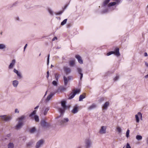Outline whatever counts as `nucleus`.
<instances>
[{
    "mask_svg": "<svg viewBox=\"0 0 148 148\" xmlns=\"http://www.w3.org/2000/svg\"><path fill=\"white\" fill-rule=\"evenodd\" d=\"M85 146L87 148L90 147L92 144L91 140L89 139H87L85 141Z\"/></svg>",
    "mask_w": 148,
    "mask_h": 148,
    "instance_id": "9d476101",
    "label": "nucleus"
},
{
    "mask_svg": "<svg viewBox=\"0 0 148 148\" xmlns=\"http://www.w3.org/2000/svg\"><path fill=\"white\" fill-rule=\"evenodd\" d=\"M44 143V140L41 139L38 140L36 143L35 148H40L43 146Z\"/></svg>",
    "mask_w": 148,
    "mask_h": 148,
    "instance_id": "0eeeda50",
    "label": "nucleus"
},
{
    "mask_svg": "<svg viewBox=\"0 0 148 148\" xmlns=\"http://www.w3.org/2000/svg\"><path fill=\"white\" fill-rule=\"evenodd\" d=\"M75 58L77 59L78 62L80 64H82L83 63V60L82 59L81 57L79 55H77L75 56Z\"/></svg>",
    "mask_w": 148,
    "mask_h": 148,
    "instance_id": "6ab92c4d",
    "label": "nucleus"
},
{
    "mask_svg": "<svg viewBox=\"0 0 148 148\" xmlns=\"http://www.w3.org/2000/svg\"><path fill=\"white\" fill-rule=\"evenodd\" d=\"M145 64L146 65V66L147 67H148V64L147 62H145Z\"/></svg>",
    "mask_w": 148,
    "mask_h": 148,
    "instance_id": "8fccbe9b",
    "label": "nucleus"
},
{
    "mask_svg": "<svg viewBox=\"0 0 148 148\" xmlns=\"http://www.w3.org/2000/svg\"><path fill=\"white\" fill-rule=\"evenodd\" d=\"M15 113H19V110L17 108H16L15 110Z\"/></svg>",
    "mask_w": 148,
    "mask_h": 148,
    "instance_id": "37998d69",
    "label": "nucleus"
},
{
    "mask_svg": "<svg viewBox=\"0 0 148 148\" xmlns=\"http://www.w3.org/2000/svg\"><path fill=\"white\" fill-rule=\"evenodd\" d=\"M96 106L95 104H93L90 106L88 108L89 110H90L96 107Z\"/></svg>",
    "mask_w": 148,
    "mask_h": 148,
    "instance_id": "bb28decb",
    "label": "nucleus"
},
{
    "mask_svg": "<svg viewBox=\"0 0 148 148\" xmlns=\"http://www.w3.org/2000/svg\"><path fill=\"white\" fill-rule=\"evenodd\" d=\"M69 121V119L68 118H64L62 119L60 123L61 125H64L66 124Z\"/></svg>",
    "mask_w": 148,
    "mask_h": 148,
    "instance_id": "aec40b11",
    "label": "nucleus"
},
{
    "mask_svg": "<svg viewBox=\"0 0 148 148\" xmlns=\"http://www.w3.org/2000/svg\"><path fill=\"white\" fill-rule=\"evenodd\" d=\"M55 93L53 92H51L47 97L45 100V103H47L49 102L50 100L51 99L52 97L54 95Z\"/></svg>",
    "mask_w": 148,
    "mask_h": 148,
    "instance_id": "9b49d317",
    "label": "nucleus"
},
{
    "mask_svg": "<svg viewBox=\"0 0 148 148\" xmlns=\"http://www.w3.org/2000/svg\"><path fill=\"white\" fill-rule=\"evenodd\" d=\"M66 7H67V6H65V8H66Z\"/></svg>",
    "mask_w": 148,
    "mask_h": 148,
    "instance_id": "0e129e2a",
    "label": "nucleus"
},
{
    "mask_svg": "<svg viewBox=\"0 0 148 148\" xmlns=\"http://www.w3.org/2000/svg\"><path fill=\"white\" fill-rule=\"evenodd\" d=\"M63 12V11H60L57 12H56L55 14L56 15L61 14H62Z\"/></svg>",
    "mask_w": 148,
    "mask_h": 148,
    "instance_id": "ea45409f",
    "label": "nucleus"
},
{
    "mask_svg": "<svg viewBox=\"0 0 148 148\" xmlns=\"http://www.w3.org/2000/svg\"><path fill=\"white\" fill-rule=\"evenodd\" d=\"M58 81H53L52 82V84L53 85L55 86H57L58 85Z\"/></svg>",
    "mask_w": 148,
    "mask_h": 148,
    "instance_id": "2f4dec72",
    "label": "nucleus"
},
{
    "mask_svg": "<svg viewBox=\"0 0 148 148\" xmlns=\"http://www.w3.org/2000/svg\"><path fill=\"white\" fill-rule=\"evenodd\" d=\"M57 37H54L53 38V39H52V41H54L55 40H57Z\"/></svg>",
    "mask_w": 148,
    "mask_h": 148,
    "instance_id": "49530a36",
    "label": "nucleus"
},
{
    "mask_svg": "<svg viewBox=\"0 0 148 148\" xmlns=\"http://www.w3.org/2000/svg\"><path fill=\"white\" fill-rule=\"evenodd\" d=\"M36 131V129L34 127H33L32 128H31V130H30V133H34L35 131Z\"/></svg>",
    "mask_w": 148,
    "mask_h": 148,
    "instance_id": "4c0bfd02",
    "label": "nucleus"
},
{
    "mask_svg": "<svg viewBox=\"0 0 148 148\" xmlns=\"http://www.w3.org/2000/svg\"><path fill=\"white\" fill-rule=\"evenodd\" d=\"M119 76H116L114 79V81L117 80L119 78Z\"/></svg>",
    "mask_w": 148,
    "mask_h": 148,
    "instance_id": "a19ab883",
    "label": "nucleus"
},
{
    "mask_svg": "<svg viewBox=\"0 0 148 148\" xmlns=\"http://www.w3.org/2000/svg\"><path fill=\"white\" fill-rule=\"evenodd\" d=\"M27 44H26L25 45V46H24V51H25V49L27 47Z\"/></svg>",
    "mask_w": 148,
    "mask_h": 148,
    "instance_id": "09e8293b",
    "label": "nucleus"
},
{
    "mask_svg": "<svg viewBox=\"0 0 148 148\" xmlns=\"http://www.w3.org/2000/svg\"><path fill=\"white\" fill-rule=\"evenodd\" d=\"M114 54L115 56L117 57H119L120 56V54L119 52V49L118 48H116L114 51H111L109 52L108 53L107 55L108 56H109L112 54Z\"/></svg>",
    "mask_w": 148,
    "mask_h": 148,
    "instance_id": "f03ea898",
    "label": "nucleus"
},
{
    "mask_svg": "<svg viewBox=\"0 0 148 148\" xmlns=\"http://www.w3.org/2000/svg\"><path fill=\"white\" fill-rule=\"evenodd\" d=\"M77 70L78 72L80 74L81 73V72L82 71V69L81 68H77Z\"/></svg>",
    "mask_w": 148,
    "mask_h": 148,
    "instance_id": "58836bf2",
    "label": "nucleus"
},
{
    "mask_svg": "<svg viewBox=\"0 0 148 148\" xmlns=\"http://www.w3.org/2000/svg\"><path fill=\"white\" fill-rule=\"evenodd\" d=\"M47 77L48 78L49 77V72L48 71L47 72Z\"/></svg>",
    "mask_w": 148,
    "mask_h": 148,
    "instance_id": "6e6d98bb",
    "label": "nucleus"
},
{
    "mask_svg": "<svg viewBox=\"0 0 148 148\" xmlns=\"http://www.w3.org/2000/svg\"><path fill=\"white\" fill-rule=\"evenodd\" d=\"M32 144V143L31 142H29L27 144V146L28 147L30 146Z\"/></svg>",
    "mask_w": 148,
    "mask_h": 148,
    "instance_id": "c03bdc74",
    "label": "nucleus"
},
{
    "mask_svg": "<svg viewBox=\"0 0 148 148\" xmlns=\"http://www.w3.org/2000/svg\"><path fill=\"white\" fill-rule=\"evenodd\" d=\"M67 21V19H64V20L62 22H61V25H64L66 23Z\"/></svg>",
    "mask_w": 148,
    "mask_h": 148,
    "instance_id": "c9c22d12",
    "label": "nucleus"
},
{
    "mask_svg": "<svg viewBox=\"0 0 148 148\" xmlns=\"http://www.w3.org/2000/svg\"><path fill=\"white\" fill-rule=\"evenodd\" d=\"M23 125V123H20L18 122L17 124L15 126V128L17 130L19 129L22 127Z\"/></svg>",
    "mask_w": 148,
    "mask_h": 148,
    "instance_id": "412c9836",
    "label": "nucleus"
},
{
    "mask_svg": "<svg viewBox=\"0 0 148 148\" xmlns=\"http://www.w3.org/2000/svg\"><path fill=\"white\" fill-rule=\"evenodd\" d=\"M126 148H131L129 144L128 143H127L126 145Z\"/></svg>",
    "mask_w": 148,
    "mask_h": 148,
    "instance_id": "79ce46f5",
    "label": "nucleus"
},
{
    "mask_svg": "<svg viewBox=\"0 0 148 148\" xmlns=\"http://www.w3.org/2000/svg\"><path fill=\"white\" fill-rule=\"evenodd\" d=\"M38 107H39V106H36V107H35V108L34 109H37V108H38Z\"/></svg>",
    "mask_w": 148,
    "mask_h": 148,
    "instance_id": "bf43d9fd",
    "label": "nucleus"
},
{
    "mask_svg": "<svg viewBox=\"0 0 148 148\" xmlns=\"http://www.w3.org/2000/svg\"><path fill=\"white\" fill-rule=\"evenodd\" d=\"M139 117L142 119V114L140 112H138L137 114L135 115L136 123H138L139 122Z\"/></svg>",
    "mask_w": 148,
    "mask_h": 148,
    "instance_id": "f8f14e48",
    "label": "nucleus"
},
{
    "mask_svg": "<svg viewBox=\"0 0 148 148\" xmlns=\"http://www.w3.org/2000/svg\"><path fill=\"white\" fill-rule=\"evenodd\" d=\"M115 1L110 3L108 5V7H110L111 6H114L116 5H118L121 2V0H115Z\"/></svg>",
    "mask_w": 148,
    "mask_h": 148,
    "instance_id": "1a4fd4ad",
    "label": "nucleus"
},
{
    "mask_svg": "<svg viewBox=\"0 0 148 148\" xmlns=\"http://www.w3.org/2000/svg\"><path fill=\"white\" fill-rule=\"evenodd\" d=\"M64 71L66 75L70 73L71 72V69L67 66H64L63 68Z\"/></svg>",
    "mask_w": 148,
    "mask_h": 148,
    "instance_id": "dca6fc26",
    "label": "nucleus"
},
{
    "mask_svg": "<svg viewBox=\"0 0 148 148\" xmlns=\"http://www.w3.org/2000/svg\"><path fill=\"white\" fill-rule=\"evenodd\" d=\"M6 48V45L3 43L0 44V50H5Z\"/></svg>",
    "mask_w": 148,
    "mask_h": 148,
    "instance_id": "b1692460",
    "label": "nucleus"
},
{
    "mask_svg": "<svg viewBox=\"0 0 148 148\" xmlns=\"http://www.w3.org/2000/svg\"><path fill=\"white\" fill-rule=\"evenodd\" d=\"M16 63V60L14 59H13L8 66V69H12L15 66Z\"/></svg>",
    "mask_w": 148,
    "mask_h": 148,
    "instance_id": "ddd939ff",
    "label": "nucleus"
},
{
    "mask_svg": "<svg viewBox=\"0 0 148 148\" xmlns=\"http://www.w3.org/2000/svg\"><path fill=\"white\" fill-rule=\"evenodd\" d=\"M41 125L47 128L51 126L49 123L46 122L44 121H42L41 122Z\"/></svg>",
    "mask_w": 148,
    "mask_h": 148,
    "instance_id": "4468645a",
    "label": "nucleus"
},
{
    "mask_svg": "<svg viewBox=\"0 0 148 148\" xmlns=\"http://www.w3.org/2000/svg\"><path fill=\"white\" fill-rule=\"evenodd\" d=\"M82 148V146L81 145H79L78 146H77L76 148Z\"/></svg>",
    "mask_w": 148,
    "mask_h": 148,
    "instance_id": "de8ad7c7",
    "label": "nucleus"
},
{
    "mask_svg": "<svg viewBox=\"0 0 148 148\" xmlns=\"http://www.w3.org/2000/svg\"><path fill=\"white\" fill-rule=\"evenodd\" d=\"M40 54H39V56H40Z\"/></svg>",
    "mask_w": 148,
    "mask_h": 148,
    "instance_id": "69168bd1",
    "label": "nucleus"
},
{
    "mask_svg": "<svg viewBox=\"0 0 148 148\" xmlns=\"http://www.w3.org/2000/svg\"><path fill=\"white\" fill-rule=\"evenodd\" d=\"M36 110H34L30 115L29 117L32 119H33L34 118L35 121L36 122H38L39 121V117L36 115H35L36 113Z\"/></svg>",
    "mask_w": 148,
    "mask_h": 148,
    "instance_id": "f257e3e1",
    "label": "nucleus"
},
{
    "mask_svg": "<svg viewBox=\"0 0 148 148\" xmlns=\"http://www.w3.org/2000/svg\"><path fill=\"white\" fill-rule=\"evenodd\" d=\"M130 131L129 129H128L126 132V137L127 138H128L129 136V133Z\"/></svg>",
    "mask_w": 148,
    "mask_h": 148,
    "instance_id": "e433bc0d",
    "label": "nucleus"
},
{
    "mask_svg": "<svg viewBox=\"0 0 148 148\" xmlns=\"http://www.w3.org/2000/svg\"><path fill=\"white\" fill-rule=\"evenodd\" d=\"M78 106H75L74 107L73 109L71 111V112L73 114H75L78 112Z\"/></svg>",
    "mask_w": 148,
    "mask_h": 148,
    "instance_id": "f3484780",
    "label": "nucleus"
},
{
    "mask_svg": "<svg viewBox=\"0 0 148 148\" xmlns=\"http://www.w3.org/2000/svg\"><path fill=\"white\" fill-rule=\"evenodd\" d=\"M106 126H102L99 130V133L100 134H104L106 132Z\"/></svg>",
    "mask_w": 148,
    "mask_h": 148,
    "instance_id": "6e6552de",
    "label": "nucleus"
},
{
    "mask_svg": "<svg viewBox=\"0 0 148 148\" xmlns=\"http://www.w3.org/2000/svg\"><path fill=\"white\" fill-rule=\"evenodd\" d=\"M47 92V91L46 92V93H45V95H44V97H43V99H42V101L43 100V99L44 98V97H45V95H46Z\"/></svg>",
    "mask_w": 148,
    "mask_h": 148,
    "instance_id": "13d9d810",
    "label": "nucleus"
},
{
    "mask_svg": "<svg viewBox=\"0 0 148 148\" xmlns=\"http://www.w3.org/2000/svg\"><path fill=\"white\" fill-rule=\"evenodd\" d=\"M18 83V82L17 80H15L12 82V85L15 88L17 87Z\"/></svg>",
    "mask_w": 148,
    "mask_h": 148,
    "instance_id": "5701e85b",
    "label": "nucleus"
},
{
    "mask_svg": "<svg viewBox=\"0 0 148 148\" xmlns=\"http://www.w3.org/2000/svg\"><path fill=\"white\" fill-rule=\"evenodd\" d=\"M108 10H104V11H103V12L104 13H106V12H108Z\"/></svg>",
    "mask_w": 148,
    "mask_h": 148,
    "instance_id": "4d7b16f0",
    "label": "nucleus"
},
{
    "mask_svg": "<svg viewBox=\"0 0 148 148\" xmlns=\"http://www.w3.org/2000/svg\"><path fill=\"white\" fill-rule=\"evenodd\" d=\"M15 19L16 20V21H20V18L18 16L16 17H15Z\"/></svg>",
    "mask_w": 148,
    "mask_h": 148,
    "instance_id": "a18cd8bd",
    "label": "nucleus"
},
{
    "mask_svg": "<svg viewBox=\"0 0 148 148\" xmlns=\"http://www.w3.org/2000/svg\"><path fill=\"white\" fill-rule=\"evenodd\" d=\"M8 148H13L14 147V145L12 143H10L8 145Z\"/></svg>",
    "mask_w": 148,
    "mask_h": 148,
    "instance_id": "c756f323",
    "label": "nucleus"
},
{
    "mask_svg": "<svg viewBox=\"0 0 148 148\" xmlns=\"http://www.w3.org/2000/svg\"><path fill=\"white\" fill-rule=\"evenodd\" d=\"M47 10L49 13V14H50L51 15H53V11L52 10L50 9L49 8H47Z\"/></svg>",
    "mask_w": 148,
    "mask_h": 148,
    "instance_id": "7c9ffc66",
    "label": "nucleus"
},
{
    "mask_svg": "<svg viewBox=\"0 0 148 148\" xmlns=\"http://www.w3.org/2000/svg\"><path fill=\"white\" fill-rule=\"evenodd\" d=\"M109 105V102H106L102 106L103 110H106Z\"/></svg>",
    "mask_w": 148,
    "mask_h": 148,
    "instance_id": "a211bd4d",
    "label": "nucleus"
},
{
    "mask_svg": "<svg viewBox=\"0 0 148 148\" xmlns=\"http://www.w3.org/2000/svg\"><path fill=\"white\" fill-rule=\"evenodd\" d=\"M13 71L14 73L16 74L20 78H21L22 77L21 73L18 71L16 69H14L13 70Z\"/></svg>",
    "mask_w": 148,
    "mask_h": 148,
    "instance_id": "4be33fe9",
    "label": "nucleus"
},
{
    "mask_svg": "<svg viewBox=\"0 0 148 148\" xmlns=\"http://www.w3.org/2000/svg\"><path fill=\"white\" fill-rule=\"evenodd\" d=\"M85 97V94L81 95L79 97V101H82V99Z\"/></svg>",
    "mask_w": 148,
    "mask_h": 148,
    "instance_id": "cd10ccee",
    "label": "nucleus"
},
{
    "mask_svg": "<svg viewBox=\"0 0 148 148\" xmlns=\"http://www.w3.org/2000/svg\"><path fill=\"white\" fill-rule=\"evenodd\" d=\"M144 56L145 57L147 56H148V55H147V53L145 52L144 53Z\"/></svg>",
    "mask_w": 148,
    "mask_h": 148,
    "instance_id": "864d4df0",
    "label": "nucleus"
},
{
    "mask_svg": "<svg viewBox=\"0 0 148 148\" xmlns=\"http://www.w3.org/2000/svg\"><path fill=\"white\" fill-rule=\"evenodd\" d=\"M49 55L48 56V57L47 58V64H48L49 62Z\"/></svg>",
    "mask_w": 148,
    "mask_h": 148,
    "instance_id": "5fc2aeb1",
    "label": "nucleus"
},
{
    "mask_svg": "<svg viewBox=\"0 0 148 148\" xmlns=\"http://www.w3.org/2000/svg\"><path fill=\"white\" fill-rule=\"evenodd\" d=\"M136 139L138 140H140L142 139V136L139 135H137L136 136Z\"/></svg>",
    "mask_w": 148,
    "mask_h": 148,
    "instance_id": "c85d7f7f",
    "label": "nucleus"
},
{
    "mask_svg": "<svg viewBox=\"0 0 148 148\" xmlns=\"http://www.w3.org/2000/svg\"><path fill=\"white\" fill-rule=\"evenodd\" d=\"M116 129L117 131L119 133H120L121 132L122 130L121 128L120 127L117 126L116 127Z\"/></svg>",
    "mask_w": 148,
    "mask_h": 148,
    "instance_id": "473e14b6",
    "label": "nucleus"
},
{
    "mask_svg": "<svg viewBox=\"0 0 148 148\" xmlns=\"http://www.w3.org/2000/svg\"><path fill=\"white\" fill-rule=\"evenodd\" d=\"M147 15H148V13H147Z\"/></svg>",
    "mask_w": 148,
    "mask_h": 148,
    "instance_id": "338daca9",
    "label": "nucleus"
},
{
    "mask_svg": "<svg viewBox=\"0 0 148 148\" xmlns=\"http://www.w3.org/2000/svg\"><path fill=\"white\" fill-rule=\"evenodd\" d=\"M73 79V78L72 76H69L67 77H66L65 76L63 77V80L64 81V85L65 86H66L69 81L70 80H72Z\"/></svg>",
    "mask_w": 148,
    "mask_h": 148,
    "instance_id": "423d86ee",
    "label": "nucleus"
},
{
    "mask_svg": "<svg viewBox=\"0 0 148 148\" xmlns=\"http://www.w3.org/2000/svg\"><path fill=\"white\" fill-rule=\"evenodd\" d=\"M66 101H62L61 102V106L63 107V108H60L59 109V112L61 114H63L65 110L67 108V106L66 105Z\"/></svg>",
    "mask_w": 148,
    "mask_h": 148,
    "instance_id": "20e7f679",
    "label": "nucleus"
},
{
    "mask_svg": "<svg viewBox=\"0 0 148 148\" xmlns=\"http://www.w3.org/2000/svg\"><path fill=\"white\" fill-rule=\"evenodd\" d=\"M110 0H105L103 3L104 5H106L110 2Z\"/></svg>",
    "mask_w": 148,
    "mask_h": 148,
    "instance_id": "f704fd0d",
    "label": "nucleus"
},
{
    "mask_svg": "<svg viewBox=\"0 0 148 148\" xmlns=\"http://www.w3.org/2000/svg\"><path fill=\"white\" fill-rule=\"evenodd\" d=\"M8 137H10V134H8Z\"/></svg>",
    "mask_w": 148,
    "mask_h": 148,
    "instance_id": "e2e57ef3",
    "label": "nucleus"
},
{
    "mask_svg": "<svg viewBox=\"0 0 148 148\" xmlns=\"http://www.w3.org/2000/svg\"><path fill=\"white\" fill-rule=\"evenodd\" d=\"M60 76V75L57 73L55 74V78L56 80L58 81V78Z\"/></svg>",
    "mask_w": 148,
    "mask_h": 148,
    "instance_id": "72a5a7b5",
    "label": "nucleus"
},
{
    "mask_svg": "<svg viewBox=\"0 0 148 148\" xmlns=\"http://www.w3.org/2000/svg\"><path fill=\"white\" fill-rule=\"evenodd\" d=\"M16 4H17V2H15L13 4V5H16Z\"/></svg>",
    "mask_w": 148,
    "mask_h": 148,
    "instance_id": "680f3d73",
    "label": "nucleus"
},
{
    "mask_svg": "<svg viewBox=\"0 0 148 148\" xmlns=\"http://www.w3.org/2000/svg\"><path fill=\"white\" fill-rule=\"evenodd\" d=\"M104 98H101L100 99V101L101 102L104 101Z\"/></svg>",
    "mask_w": 148,
    "mask_h": 148,
    "instance_id": "3c124183",
    "label": "nucleus"
},
{
    "mask_svg": "<svg viewBox=\"0 0 148 148\" xmlns=\"http://www.w3.org/2000/svg\"><path fill=\"white\" fill-rule=\"evenodd\" d=\"M145 78H147L148 77V74H147V75H146L145 76Z\"/></svg>",
    "mask_w": 148,
    "mask_h": 148,
    "instance_id": "052dcab7",
    "label": "nucleus"
},
{
    "mask_svg": "<svg viewBox=\"0 0 148 148\" xmlns=\"http://www.w3.org/2000/svg\"><path fill=\"white\" fill-rule=\"evenodd\" d=\"M75 60L74 59L70 60L69 62V65L71 66H74L75 64Z\"/></svg>",
    "mask_w": 148,
    "mask_h": 148,
    "instance_id": "393cba45",
    "label": "nucleus"
},
{
    "mask_svg": "<svg viewBox=\"0 0 148 148\" xmlns=\"http://www.w3.org/2000/svg\"><path fill=\"white\" fill-rule=\"evenodd\" d=\"M0 117L2 120L6 122L10 121L12 119V116L10 115L0 116Z\"/></svg>",
    "mask_w": 148,
    "mask_h": 148,
    "instance_id": "7ed1b4c3",
    "label": "nucleus"
},
{
    "mask_svg": "<svg viewBox=\"0 0 148 148\" xmlns=\"http://www.w3.org/2000/svg\"><path fill=\"white\" fill-rule=\"evenodd\" d=\"M80 91L79 89H76L74 90L73 92H72L70 95L69 97V99H71L74 97L75 95L77 94H79Z\"/></svg>",
    "mask_w": 148,
    "mask_h": 148,
    "instance_id": "39448f33",
    "label": "nucleus"
},
{
    "mask_svg": "<svg viewBox=\"0 0 148 148\" xmlns=\"http://www.w3.org/2000/svg\"><path fill=\"white\" fill-rule=\"evenodd\" d=\"M124 147H123V148H124Z\"/></svg>",
    "mask_w": 148,
    "mask_h": 148,
    "instance_id": "774afa93",
    "label": "nucleus"
},
{
    "mask_svg": "<svg viewBox=\"0 0 148 148\" xmlns=\"http://www.w3.org/2000/svg\"><path fill=\"white\" fill-rule=\"evenodd\" d=\"M49 109V107H46L44 108V111L43 112V114L44 115H46L47 112Z\"/></svg>",
    "mask_w": 148,
    "mask_h": 148,
    "instance_id": "a878e982",
    "label": "nucleus"
},
{
    "mask_svg": "<svg viewBox=\"0 0 148 148\" xmlns=\"http://www.w3.org/2000/svg\"><path fill=\"white\" fill-rule=\"evenodd\" d=\"M25 117L24 115H22L18 118L16 119V121H18V123H23V120L25 119Z\"/></svg>",
    "mask_w": 148,
    "mask_h": 148,
    "instance_id": "2eb2a0df",
    "label": "nucleus"
},
{
    "mask_svg": "<svg viewBox=\"0 0 148 148\" xmlns=\"http://www.w3.org/2000/svg\"><path fill=\"white\" fill-rule=\"evenodd\" d=\"M80 75V79L81 80L83 77V74L82 73L79 74Z\"/></svg>",
    "mask_w": 148,
    "mask_h": 148,
    "instance_id": "603ef678",
    "label": "nucleus"
}]
</instances>
